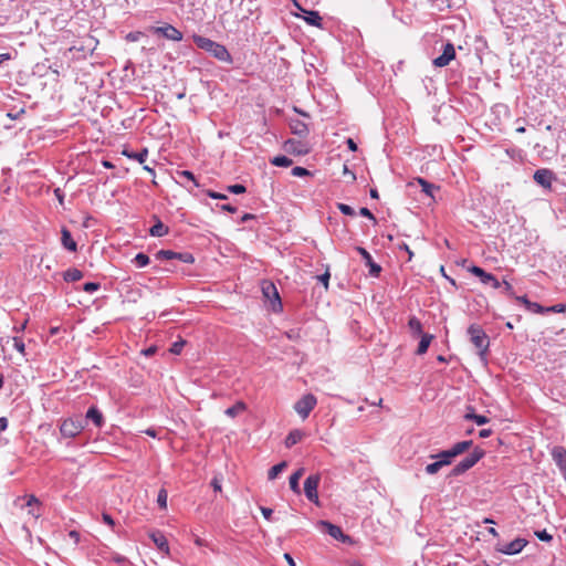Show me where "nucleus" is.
<instances>
[{"instance_id":"nucleus-1","label":"nucleus","mask_w":566,"mask_h":566,"mask_svg":"<svg viewBox=\"0 0 566 566\" xmlns=\"http://www.w3.org/2000/svg\"><path fill=\"white\" fill-rule=\"evenodd\" d=\"M192 40L199 49L208 52L216 60L227 64H232L233 59L223 44L199 34H192Z\"/></svg>"},{"instance_id":"nucleus-2","label":"nucleus","mask_w":566,"mask_h":566,"mask_svg":"<svg viewBox=\"0 0 566 566\" xmlns=\"http://www.w3.org/2000/svg\"><path fill=\"white\" fill-rule=\"evenodd\" d=\"M468 335L470 342L479 350V356L482 360H486V354L489 352L490 338L480 325L472 324L468 328Z\"/></svg>"},{"instance_id":"nucleus-3","label":"nucleus","mask_w":566,"mask_h":566,"mask_svg":"<svg viewBox=\"0 0 566 566\" xmlns=\"http://www.w3.org/2000/svg\"><path fill=\"white\" fill-rule=\"evenodd\" d=\"M485 455V451L480 447H475L473 451L462 459L458 464H455L451 472L450 476H459L465 473L468 470L473 468L483 457Z\"/></svg>"},{"instance_id":"nucleus-4","label":"nucleus","mask_w":566,"mask_h":566,"mask_svg":"<svg viewBox=\"0 0 566 566\" xmlns=\"http://www.w3.org/2000/svg\"><path fill=\"white\" fill-rule=\"evenodd\" d=\"M319 482L321 475L318 473L308 475L304 481V493L306 499L317 506L321 505L317 492Z\"/></svg>"},{"instance_id":"nucleus-5","label":"nucleus","mask_w":566,"mask_h":566,"mask_svg":"<svg viewBox=\"0 0 566 566\" xmlns=\"http://www.w3.org/2000/svg\"><path fill=\"white\" fill-rule=\"evenodd\" d=\"M84 429V423L81 419L69 418L65 419L60 427L61 434L64 438H75Z\"/></svg>"},{"instance_id":"nucleus-6","label":"nucleus","mask_w":566,"mask_h":566,"mask_svg":"<svg viewBox=\"0 0 566 566\" xmlns=\"http://www.w3.org/2000/svg\"><path fill=\"white\" fill-rule=\"evenodd\" d=\"M156 260H178L182 263L191 264L195 258L190 252H175L171 250H159L155 253Z\"/></svg>"},{"instance_id":"nucleus-7","label":"nucleus","mask_w":566,"mask_h":566,"mask_svg":"<svg viewBox=\"0 0 566 566\" xmlns=\"http://www.w3.org/2000/svg\"><path fill=\"white\" fill-rule=\"evenodd\" d=\"M317 403V399L314 395L307 394L304 395L300 400H297L294 405L295 411L303 418H307L311 411L315 408Z\"/></svg>"},{"instance_id":"nucleus-8","label":"nucleus","mask_w":566,"mask_h":566,"mask_svg":"<svg viewBox=\"0 0 566 566\" xmlns=\"http://www.w3.org/2000/svg\"><path fill=\"white\" fill-rule=\"evenodd\" d=\"M150 31L154 34H159L170 41L179 42L182 40V33L169 23H166L163 27H151Z\"/></svg>"},{"instance_id":"nucleus-9","label":"nucleus","mask_w":566,"mask_h":566,"mask_svg":"<svg viewBox=\"0 0 566 566\" xmlns=\"http://www.w3.org/2000/svg\"><path fill=\"white\" fill-rule=\"evenodd\" d=\"M468 271L479 277L483 284H491L493 289H500L502 286L501 282L492 273L484 271L478 265L468 268Z\"/></svg>"},{"instance_id":"nucleus-10","label":"nucleus","mask_w":566,"mask_h":566,"mask_svg":"<svg viewBox=\"0 0 566 566\" xmlns=\"http://www.w3.org/2000/svg\"><path fill=\"white\" fill-rule=\"evenodd\" d=\"M261 289L263 296L273 304V310H275V305L282 307L277 289L271 281H263Z\"/></svg>"},{"instance_id":"nucleus-11","label":"nucleus","mask_w":566,"mask_h":566,"mask_svg":"<svg viewBox=\"0 0 566 566\" xmlns=\"http://www.w3.org/2000/svg\"><path fill=\"white\" fill-rule=\"evenodd\" d=\"M455 57V50L452 43L448 42L443 45L442 53L437 56L432 63L437 67L447 66Z\"/></svg>"},{"instance_id":"nucleus-12","label":"nucleus","mask_w":566,"mask_h":566,"mask_svg":"<svg viewBox=\"0 0 566 566\" xmlns=\"http://www.w3.org/2000/svg\"><path fill=\"white\" fill-rule=\"evenodd\" d=\"M536 184L545 189L552 188V182L555 180V174L547 168L537 169L533 176Z\"/></svg>"},{"instance_id":"nucleus-13","label":"nucleus","mask_w":566,"mask_h":566,"mask_svg":"<svg viewBox=\"0 0 566 566\" xmlns=\"http://www.w3.org/2000/svg\"><path fill=\"white\" fill-rule=\"evenodd\" d=\"M356 251L361 255L365 265L369 268V274L373 277H378L381 272V266L373 260V256L365 248L357 247Z\"/></svg>"},{"instance_id":"nucleus-14","label":"nucleus","mask_w":566,"mask_h":566,"mask_svg":"<svg viewBox=\"0 0 566 566\" xmlns=\"http://www.w3.org/2000/svg\"><path fill=\"white\" fill-rule=\"evenodd\" d=\"M283 148L286 153L298 156L307 155L310 153V149L305 143L293 138L285 140L283 144Z\"/></svg>"},{"instance_id":"nucleus-15","label":"nucleus","mask_w":566,"mask_h":566,"mask_svg":"<svg viewBox=\"0 0 566 566\" xmlns=\"http://www.w3.org/2000/svg\"><path fill=\"white\" fill-rule=\"evenodd\" d=\"M527 545V541L524 538H515L512 542L497 547L496 549L505 555H515L522 552V549Z\"/></svg>"},{"instance_id":"nucleus-16","label":"nucleus","mask_w":566,"mask_h":566,"mask_svg":"<svg viewBox=\"0 0 566 566\" xmlns=\"http://www.w3.org/2000/svg\"><path fill=\"white\" fill-rule=\"evenodd\" d=\"M176 177L178 179V182H180L189 191H191L193 188L199 187V182L197 181L195 175L189 170H179L176 172Z\"/></svg>"},{"instance_id":"nucleus-17","label":"nucleus","mask_w":566,"mask_h":566,"mask_svg":"<svg viewBox=\"0 0 566 566\" xmlns=\"http://www.w3.org/2000/svg\"><path fill=\"white\" fill-rule=\"evenodd\" d=\"M149 537L151 538V541L154 542L159 552H161L165 555H169V544L163 532L153 531L149 534Z\"/></svg>"},{"instance_id":"nucleus-18","label":"nucleus","mask_w":566,"mask_h":566,"mask_svg":"<svg viewBox=\"0 0 566 566\" xmlns=\"http://www.w3.org/2000/svg\"><path fill=\"white\" fill-rule=\"evenodd\" d=\"M552 458L559 469L560 473L566 471V449L562 446H556L552 450Z\"/></svg>"},{"instance_id":"nucleus-19","label":"nucleus","mask_w":566,"mask_h":566,"mask_svg":"<svg viewBox=\"0 0 566 566\" xmlns=\"http://www.w3.org/2000/svg\"><path fill=\"white\" fill-rule=\"evenodd\" d=\"M289 127L292 134L297 135L300 137H306L310 133L307 125L298 118H291L289 120Z\"/></svg>"},{"instance_id":"nucleus-20","label":"nucleus","mask_w":566,"mask_h":566,"mask_svg":"<svg viewBox=\"0 0 566 566\" xmlns=\"http://www.w3.org/2000/svg\"><path fill=\"white\" fill-rule=\"evenodd\" d=\"M85 418L87 420H91L96 428H102L105 423L104 416L96 406H92L88 408Z\"/></svg>"},{"instance_id":"nucleus-21","label":"nucleus","mask_w":566,"mask_h":566,"mask_svg":"<svg viewBox=\"0 0 566 566\" xmlns=\"http://www.w3.org/2000/svg\"><path fill=\"white\" fill-rule=\"evenodd\" d=\"M153 219H154L155 223L149 229V234L151 237H156V238H161V237L168 234L169 228L166 224H164L156 214L153 216Z\"/></svg>"},{"instance_id":"nucleus-22","label":"nucleus","mask_w":566,"mask_h":566,"mask_svg":"<svg viewBox=\"0 0 566 566\" xmlns=\"http://www.w3.org/2000/svg\"><path fill=\"white\" fill-rule=\"evenodd\" d=\"M61 234H62L61 243L64 247V249H66L71 252H75L77 250V243L72 238L71 232L64 227L61 230Z\"/></svg>"},{"instance_id":"nucleus-23","label":"nucleus","mask_w":566,"mask_h":566,"mask_svg":"<svg viewBox=\"0 0 566 566\" xmlns=\"http://www.w3.org/2000/svg\"><path fill=\"white\" fill-rule=\"evenodd\" d=\"M303 13L305 14L303 19L306 21L307 24L322 28V17L319 15L318 11L313 10H305L302 9Z\"/></svg>"},{"instance_id":"nucleus-24","label":"nucleus","mask_w":566,"mask_h":566,"mask_svg":"<svg viewBox=\"0 0 566 566\" xmlns=\"http://www.w3.org/2000/svg\"><path fill=\"white\" fill-rule=\"evenodd\" d=\"M321 524H322V526H324L326 528L327 534L329 536H332L333 538L345 539L347 537L344 535V533L339 526L332 524L331 522H327V521H322Z\"/></svg>"},{"instance_id":"nucleus-25","label":"nucleus","mask_w":566,"mask_h":566,"mask_svg":"<svg viewBox=\"0 0 566 566\" xmlns=\"http://www.w3.org/2000/svg\"><path fill=\"white\" fill-rule=\"evenodd\" d=\"M304 436H305V433L302 430H300V429L291 430L289 432V434L286 436V438H285V441H284L285 447L286 448H292L293 446H295L296 443L302 441Z\"/></svg>"},{"instance_id":"nucleus-26","label":"nucleus","mask_w":566,"mask_h":566,"mask_svg":"<svg viewBox=\"0 0 566 566\" xmlns=\"http://www.w3.org/2000/svg\"><path fill=\"white\" fill-rule=\"evenodd\" d=\"M415 180L420 185L421 190H422L423 193H426L430 198H434L433 192L436 190H439L438 186H436L434 184L429 182L428 180H426V179H423L421 177H417Z\"/></svg>"},{"instance_id":"nucleus-27","label":"nucleus","mask_w":566,"mask_h":566,"mask_svg":"<svg viewBox=\"0 0 566 566\" xmlns=\"http://www.w3.org/2000/svg\"><path fill=\"white\" fill-rule=\"evenodd\" d=\"M304 474V469L301 468L298 470H296L291 476H290V488L291 490L296 493V494H301V489H300V479L303 476Z\"/></svg>"},{"instance_id":"nucleus-28","label":"nucleus","mask_w":566,"mask_h":566,"mask_svg":"<svg viewBox=\"0 0 566 566\" xmlns=\"http://www.w3.org/2000/svg\"><path fill=\"white\" fill-rule=\"evenodd\" d=\"M431 459H438L440 460V463H442L444 467L452 463V460L455 458L451 449L441 451L437 454H431Z\"/></svg>"},{"instance_id":"nucleus-29","label":"nucleus","mask_w":566,"mask_h":566,"mask_svg":"<svg viewBox=\"0 0 566 566\" xmlns=\"http://www.w3.org/2000/svg\"><path fill=\"white\" fill-rule=\"evenodd\" d=\"M433 339V335L431 334H422L421 335V339L418 344V347H417V350H416V354L417 355H423L427 353L429 346H430V343L431 340Z\"/></svg>"},{"instance_id":"nucleus-30","label":"nucleus","mask_w":566,"mask_h":566,"mask_svg":"<svg viewBox=\"0 0 566 566\" xmlns=\"http://www.w3.org/2000/svg\"><path fill=\"white\" fill-rule=\"evenodd\" d=\"M408 327L411 332V334L415 336V337H418V336H421L422 334H424L422 332V324L420 322V319L416 316H411L408 321Z\"/></svg>"},{"instance_id":"nucleus-31","label":"nucleus","mask_w":566,"mask_h":566,"mask_svg":"<svg viewBox=\"0 0 566 566\" xmlns=\"http://www.w3.org/2000/svg\"><path fill=\"white\" fill-rule=\"evenodd\" d=\"M473 446L472 440H464L454 443L450 449L453 452L454 457L462 454L464 451L469 450Z\"/></svg>"},{"instance_id":"nucleus-32","label":"nucleus","mask_w":566,"mask_h":566,"mask_svg":"<svg viewBox=\"0 0 566 566\" xmlns=\"http://www.w3.org/2000/svg\"><path fill=\"white\" fill-rule=\"evenodd\" d=\"M82 277L83 272L75 268L69 269L63 273V279L65 282H76L80 281Z\"/></svg>"},{"instance_id":"nucleus-33","label":"nucleus","mask_w":566,"mask_h":566,"mask_svg":"<svg viewBox=\"0 0 566 566\" xmlns=\"http://www.w3.org/2000/svg\"><path fill=\"white\" fill-rule=\"evenodd\" d=\"M245 409L247 405L243 401H237L233 406L227 408L224 413L230 418H234L240 412H243Z\"/></svg>"},{"instance_id":"nucleus-34","label":"nucleus","mask_w":566,"mask_h":566,"mask_svg":"<svg viewBox=\"0 0 566 566\" xmlns=\"http://www.w3.org/2000/svg\"><path fill=\"white\" fill-rule=\"evenodd\" d=\"M123 155L126 156L127 158L136 159L138 163L143 164L146 161V159L148 157V150L146 148H144L139 153H134V151H128L125 149V150H123Z\"/></svg>"},{"instance_id":"nucleus-35","label":"nucleus","mask_w":566,"mask_h":566,"mask_svg":"<svg viewBox=\"0 0 566 566\" xmlns=\"http://www.w3.org/2000/svg\"><path fill=\"white\" fill-rule=\"evenodd\" d=\"M287 467V463L285 461H282L275 465H273L269 472H268V479L269 480H274L277 478V475L283 472Z\"/></svg>"},{"instance_id":"nucleus-36","label":"nucleus","mask_w":566,"mask_h":566,"mask_svg":"<svg viewBox=\"0 0 566 566\" xmlns=\"http://www.w3.org/2000/svg\"><path fill=\"white\" fill-rule=\"evenodd\" d=\"M270 163L276 167H290L292 166L293 160L284 155H280L270 159Z\"/></svg>"},{"instance_id":"nucleus-37","label":"nucleus","mask_w":566,"mask_h":566,"mask_svg":"<svg viewBox=\"0 0 566 566\" xmlns=\"http://www.w3.org/2000/svg\"><path fill=\"white\" fill-rule=\"evenodd\" d=\"M168 493L166 489H160L157 494V504L161 510L167 509Z\"/></svg>"},{"instance_id":"nucleus-38","label":"nucleus","mask_w":566,"mask_h":566,"mask_svg":"<svg viewBox=\"0 0 566 566\" xmlns=\"http://www.w3.org/2000/svg\"><path fill=\"white\" fill-rule=\"evenodd\" d=\"M134 262L136 264V266L138 268H145L146 265L149 264L150 262V259L147 254L140 252V253H137L135 259H134Z\"/></svg>"},{"instance_id":"nucleus-39","label":"nucleus","mask_w":566,"mask_h":566,"mask_svg":"<svg viewBox=\"0 0 566 566\" xmlns=\"http://www.w3.org/2000/svg\"><path fill=\"white\" fill-rule=\"evenodd\" d=\"M464 420L474 421L478 426H483L490 421V419L483 415L475 416H463Z\"/></svg>"},{"instance_id":"nucleus-40","label":"nucleus","mask_w":566,"mask_h":566,"mask_svg":"<svg viewBox=\"0 0 566 566\" xmlns=\"http://www.w3.org/2000/svg\"><path fill=\"white\" fill-rule=\"evenodd\" d=\"M443 467L444 465L442 463H440V460L436 459V461L428 464L424 470L428 474L433 475V474L438 473L441 470V468H443Z\"/></svg>"},{"instance_id":"nucleus-41","label":"nucleus","mask_w":566,"mask_h":566,"mask_svg":"<svg viewBox=\"0 0 566 566\" xmlns=\"http://www.w3.org/2000/svg\"><path fill=\"white\" fill-rule=\"evenodd\" d=\"M291 174L294 177L312 176V172L310 170H307L304 167H300V166L293 167L292 170H291Z\"/></svg>"},{"instance_id":"nucleus-42","label":"nucleus","mask_w":566,"mask_h":566,"mask_svg":"<svg viewBox=\"0 0 566 566\" xmlns=\"http://www.w3.org/2000/svg\"><path fill=\"white\" fill-rule=\"evenodd\" d=\"M527 310L537 314H545L547 313V307L542 306L538 303L531 302L528 303Z\"/></svg>"},{"instance_id":"nucleus-43","label":"nucleus","mask_w":566,"mask_h":566,"mask_svg":"<svg viewBox=\"0 0 566 566\" xmlns=\"http://www.w3.org/2000/svg\"><path fill=\"white\" fill-rule=\"evenodd\" d=\"M12 342H13V347L22 355H25V345H24L22 338L14 336V337H12Z\"/></svg>"},{"instance_id":"nucleus-44","label":"nucleus","mask_w":566,"mask_h":566,"mask_svg":"<svg viewBox=\"0 0 566 566\" xmlns=\"http://www.w3.org/2000/svg\"><path fill=\"white\" fill-rule=\"evenodd\" d=\"M228 191L234 195H241L247 191L245 187L241 184L230 185L228 186Z\"/></svg>"},{"instance_id":"nucleus-45","label":"nucleus","mask_w":566,"mask_h":566,"mask_svg":"<svg viewBox=\"0 0 566 566\" xmlns=\"http://www.w3.org/2000/svg\"><path fill=\"white\" fill-rule=\"evenodd\" d=\"M101 287V284L97 282H86L83 285V291L86 293H94Z\"/></svg>"},{"instance_id":"nucleus-46","label":"nucleus","mask_w":566,"mask_h":566,"mask_svg":"<svg viewBox=\"0 0 566 566\" xmlns=\"http://www.w3.org/2000/svg\"><path fill=\"white\" fill-rule=\"evenodd\" d=\"M535 535L542 542L548 543L553 539V536L546 530L537 531L535 532Z\"/></svg>"},{"instance_id":"nucleus-47","label":"nucleus","mask_w":566,"mask_h":566,"mask_svg":"<svg viewBox=\"0 0 566 566\" xmlns=\"http://www.w3.org/2000/svg\"><path fill=\"white\" fill-rule=\"evenodd\" d=\"M337 208L345 216H350V217L355 216V210L350 206H348V205L338 203Z\"/></svg>"},{"instance_id":"nucleus-48","label":"nucleus","mask_w":566,"mask_h":566,"mask_svg":"<svg viewBox=\"0 0 566 566\" xmlns=\"http://www.w3.org/2000/svg\"><path fill=\"white\" fill-rule=\"evenodd\" d=\"M502 286H503V292L509 296V297H514L515 293H514V289H513V285L507 282L506 280H503V282L501 283Z\"/></svg>"},{"instance_id":"nucleus-49","label":"nucleus","mask_w":566,"mask_h":566,"mask_svg":"<svg viewBox=\"0 0 566 566\" xmlns=\"http://www.w3.org/2000/svg\"><path fill=\"white\" fill-rule=\"evenodd\" d=\"M143 36V32L140 31H133L126 34L125 39L128 42H136Z\"/></svg>"},{"instance_id":"nucleus-50","label":"nucleus","mask_w":566,"mask_h":566,"mask_svg":"<svg viewBox=\"0 0 566 566\" xmlns=\"http://www.w3.org/2000/svg\"><path fill=\"white\" fill-rule=\"evenodd\" d=\"M185 343V340L175 342L170 347V352L176 355L180 354Z\"/></svg>"},{"instance_id":"nucleus-51","label":"nucleus","mask_w":566,"mask_h":566,"mask_svg":"<svg viewBox=\"0 0 566 566\" xmlns=\"http://www.w3.org/2000/svg\"><path fill=\"white\" fill-rule=\"evenodd\" d=\"M547 313H565L566 312V304H555L553 306L547 307Z\"/></svg>"},{"instance_id":"nucleus-52","label":"nucleus","mask_w":566,"mask_h":566,"mask_svg":"<svg viewBox=\"0 0 566 566\" xmlns=\"http://www.w3.org/2000/svg\"><path fill=\"white\" fill-rule=\"evenodd\" d=\"M329 277H331V274H329L328 270H326V272L323 273L322 275L317 276V280L324 285L325 290L328 289Z\"/></svg>"},{"instance_id":"nucleus-53","label":"nucleus","mask_w":566,"mask_h":566,"mask_svg":"<svg viewBox=\"0 0 566 566\" xmlns=\"http://www.w3.org/2000/svg\"><path fill=\"white\" fill-rule=\"evenodd\" d=\"M359 214L365 217V218H368L369 220H373L374 222H376V218L375 216L371 213V211L366 208V207H363L359 209Z\"/></svg>"},{"instance_id":"nucleus-54","label":"nucleus","mask_w":566,"mask_h":566,"mask_svg":"<svg viewBox=\"0 0 566 566\" xmlns=\"http://www.w3.org/2000/svg\"><path fill=\"white\" fill-rule=\"evenodd\" d=\"M102 518L106 525L111 526L112 528L115 527V521L108 513H103Z\"/></svg>"},{"instance_id":"nucleus-55","label":"nucleus","mask_w":566,"mask_h":566,"mask_svg":"<svg viewBox=\"0 0 566 566\" xmlns=\"http://www.w3.org/2000/svg\"><path fill=\"white\" fill-rule=\"evenodd\" d=\"M260 510H261V513H262L263 517L266 521H271L272 520V514H273V510L272 509L265 507V506H261Z\"/></svg>"},{"instance_id":"nucleus-56","label":"nucleus","mask_w":566,"mask_h":566,"mask_svg":"<svg viewBox=\"0 0 566 566\" xmlns=\"http://www.w3.org/2000/svg\"><path fill=\"white\" fill-rule=\"evenodd\" d=\"M207 195H208V197H210L212 199H218V200H224V199L228 198L226 195L220 193V192H216L213 190H208Z\"/></svg>"},{"instance_id":"nucleus-57","label":"nucleus","mask_w":566,"mask_h":566,"mask_svg":"<svg viewBox=\"0 0 566 566\" xmlns=\"http://www.w3.org/2000/svg\"><path fill=\"white\" fill-rule=\"evenodd\" d=\"M399 249L408 253V261L412 259L413 252L410 250L407 243L402 242L401 244H399Z\"/></svg>"},{"instance_id":"nucleus-58","label":"nucleus","mask_w":566,"mask_h":566,"mask_svg":"<svg viewBox=\"0 0 566 566\" xmlns=\"http://www.w3.org/2000/svg\"><path fill=\"white\" fill-rule=\"evenodd\" d=\"M211 486L216 492L221 491V482L218 478H213L211 481Z\"/></svg>"},{"instance_id":"nucleus-59","label":"nucleus","mask_w":566,"mask_h":566,"mask_svg":"<svg viewBox=\"0 0 566 566\" xmlns=\"http://www.w3.org/2000/svg\"><path fill=\"white\" fill-rule=\"evenodd\" d=\"M347 147L350 151H356L358 149L357 144L354 142V139L348 138L346 140Z\"/></svg>"},{"instance_id":"nucleus-60","label":"nucleus","mask_w":566,"mask_h":566,"mask_svg":"<svg viewBox=\"0 0 566 566\" xmlns=\"http://www.w3.org/2000/svg\"><path fill=\"white\" fill-rule=\"evenodd\" d=\"M514 298L520 302V303H523L525 305V307L527 308L528 306V303H531V301L527 298L526 295H523V296H515L514 295Z\"/></svg>"},{"instance_id":"nucleus-61","label":"nucleus","mask_w":566,"mask_h":566,"mask_svg":"<svg viewBox=\"0 0 566 566\" xmlns=\"http://www.w3.org/2000/svg\"><path fill=\"white\" fill-rule=\"evenodd\" d=\"M492 433V429H482L479 431L480 438H489Z\"/></svg>"},{"instance_id":"nucleus-62","label":"nucleus","mask_w":566,"mask_h":566,"mask_svg":"<svg viewBox=\"0 0 566 566\" xmlns=\"http://www.w3.org/2000/svg\"><path fill=\"white\" fill-rule=\"evenodd\" d=\"M343 174H344V175H349V176H350V179H352L353 181H354V180H356V176H355V174H354L352 170H349V168H348V166H347V165H344V167H343Z\"/></svg>"},{"instance_id":"nucleus-63","label":"nucleus","mask_w":566,"mask_h":566,"mask_svg":"<svg viewBox=\"0 0 566 566\" xmlns=\"http://www.w3.org/2000/svg\"><path fill=\"white\" fill-rule=\"evenodd\" d=\"M221 209L223 211H228V212H231V213H234L237 211V207L231 206V205H222Z\"/></svg>"},{"instance_id":"nucleus-64","label":"nucleus","mask_w":566,"mask_h":566,"mask_svg":"<svg viewBox=\"0 0 566 566\" xmlns=\"http://www.w3.org/2000/svg\"><path fill=\"white\" fill-rule=\"evenodd\" d=\"M69 536L74 541L75 544L80 541V534L76 531H71Z\"/></svg>"}]
</instances>
